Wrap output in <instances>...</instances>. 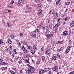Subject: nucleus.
Returning <instances> with one entry per match:
<instances>
[{"label": "nucleus", "mask_w": 74, "mask_h": 74, "mask_svg": "<svg viewBox=\"0 0 74 74\" xmlns=\"http://www.w3.org/2000/svg\"><path fill=\"white\" fill-rule=\"evenodd\" d=\"M57 56H58V57L59 58H60V55L59 54H57Z\"/></svg>", "instance_id": "obj_48"}, {"label": "nucleus", "mask_w": 74, "mask_h": 74, "mask_svg": "<svg viewBox=\"0 0 74 74\" xmlns=\"http://www.w3.org/2000/svg\"><path fill=\"white\" fill-rule=\"evenodd\" d=\"M22 49L23 51H25V48L24 46H22Z\"/></svg>", "instance_id": "obj_42"}, {"label": "nucleus", "mask_w": 74, "mask_h": 74, "mask_svg": "<svg viewBox=\"0 0 74 74\" xmlns=\"http://www.w3.org/2000/svg\"><path fill=\"white\" fill-rule=\"evenodd\" d=\"M57 21L58 22H60V18H58V19H57Z\"/></svg>", "instance_id": "obj_44"}, {"label": "nucleus", "mask_w": 74, "mask_h": 74, "mask_svg": "<svg viewBox=\"0 0 74 74\" xmlns=\"http://www.w3.org/2000/svg\"><path fill=\"white\" fill-rule=\"evenodd\" d=\"M65 21H67V17H66L65 19H64Z\"/></svg>", "instance_id": "obj_59"}, {"label": "nucleus", "mask_w": 74, "mask_h": 74, "mask_svg": "<svg viewBox=\"0 0 74 74\" xmlns=\"http://www.w3.org/2000/svg\"><path fill=\"white\" fill-rule=\"evenodd\" d=\"M9 53H12V51H10Z\"/></svg>", "instance_id": "obj_62"}, {"label": "nucleus", "mask_w": 74, "mask_h": 74, "mask_svg": "<svg viewBox=\"0 0 74 74\" xmlns=\"http://www.w3.org/2000/svg\"><path fill=\"white\" fill-rule=\"evenodd\" d=\"M18 63L19 64H21V63H22V60H20L18 62Z\"/></svg>", "instance_id": "obj_38"}, {"label": "nucleus", "mask_w": 74, "mask_h": 74, "mask_svg": "<svg viewBox=\"0 0 74 74\" xmlns=\"http://www.w3.org/2000/svg\"><path fill=\"white\" fill-rule=\"evenodd\" d=\"M45 36H47V38H49L53 37V34H47V35L45 34Z\"/></svg>", "instance_id": "obj_2"}, {"label": "nucleus", "mask_w": 74, "mask_h": 74, "mask_svg": "<svg viewBox=\"0 0 74 74\" xmlns=\"http://www.w3.org/2000/svg\"><path fill=\"white\" fill-rule=\"evenodd\" d=\"M42 59L43 61H44L45 60V57L42 56Z\"/></svg>", "instance_id": "obj_37"}, {"label": "nucleus", "mask_w": 74, "mask_h": 74, "mask_svg": "<svg viewBox=\"0 0 74 74\" xmlns=\"http://www.w3.org/2000/svg\"><path fill=\"white\" fill-rule=\"evenodd\" d=\"M14 56H15L14 55V54H12V58H13V57H14Z\"/></svg>", "instance_id": "obj_52"}, {"label": "nucleus", "mask_w": 74, "mask_h": 74, "mask_svg": "<svg viewBox=\"0 0 74 74\" xmlns=\"http://www.w3.org/2000/svg\"><path fill=\"white\" fill-rule=\"evenodd\" d=\"M27 48H28V49H31V48H31V47L29 46H27Z\"/></svg>", "instance_id": "obj_35"}, {"label": "nucleus", "mask_w": 74, "mask_h": 74, "mask_svg": "<svg viewBox=\"0 0 74 74\" xmlns=\"http://www.w3.org/2000/svg\"><path fill=\"white\" fill-rule=\"evenodd\" d=\"M56 5H60V3H57V2H56Z\"/></svg>", "instance_id": "obj_43"}, {"label": "nucleus", "mask_w": 74, "mask_h": 74, "mask_svg": "<svg viewBox=\"0 0 74 74\" xmlns=\"http://www.w3.org/2000/svg\"><path fill=\"white\" fill-rule=\"evenodd\" d=\"M3 58L1 57L0 58V62H2L3 60Z\"/></svg>", "instance_id": "obj_30"}, {"label": "nucleus", "mask_w": 74, "mask_h": 74, "mask_svg": "<svg viewBox=\"0 0 74 74\" xmlns=\"http://www.w3.org/2000/svg\"><path fill=\"white\" fill-rule=\"evenodd\" d=\"M36 35L35 34H32V35H31V36L32 37H34V38L36 37Z\"/></svg>", "instance_id": "obj_15"}, {"label": "nucleus", "mask_w": 74, "mask_h": 74, "mask_svg": "<svg viewBox=\"0 0 74 74\" xmlns=\"http://www.w3.org/2000/svg\"><path fill=\"white\" fill-rule=\"evenodd\" d=\"M74 21H73L71 25V27H73V26H74Z\"/></svg>", "instance_id": "obj_22"}, {"label": "nucleus", "mask_w": 74, "mask_h": 74, "mask_svg": "<svg viewBox=\"0 0 74 74\" xmlns=\"http://www.w3.org/2000/svg\"><path fill=\"white\" fill-rule=\"evenodd\" d=\"M13 70H14L15 72H16V69H15V68H13L12 69Z\"/></svg>", "instance_id": "obj_41"}, {"label": "nucleus", "mask_w": 74, "mask_h": 74, "mask_svg": "<svg viewBox=\"0 0 74 74\" xmlns=\"http://www.w3.org/2000/svg\"><path fill=\"white\" fill-rule=\"evenodd\" d=\"M31 52L32 54H34V53H35V51H34V50H32L31 51Z\"/></svg>", "instance_id": "obj_25"}, {"label": "nucleus", "mask_w": 74, "mask_h": 74, "mask_svg": "<svg viewBox=\"0 0 74 74\" xmlns=\"http://www.w3.org/2000/svg\"><path fill=\"white\" fill-rule=\"evenodd\" d=\"M52 14L53 15H54V14H55V11L53 10V12H52Z\"/></svg>", "instance_id": "obj_51"}, {"label": "nucleus", "mask_w": 74, "mask_h": 74, "mask_svg": "<svg viewBox=\"0 0 74 74\" xmlns=\"http://www.w3.org/2000/svg\"><path fill=\"white\" fill-rule=\"evenodd\" d=\"M26 6L27 8L28 9H29V10L30 11H31L33 10V8H32V7H28L27 8V5H26Z\"/></svg>", "instance_id": "obj_12"}, {"label": "nucleus", "mask_w": 74, "mask_h": 74, "mask_svg": "<svg viewBox=\"0 0 74 74\" xmlns=\"http://www.w3.org/2000/svg\"><path fill=\"white\" fill-rule=\"evenodd\" d=\"M40 59H38L37 60L36 63L37 64H40Z\"/></svg>", "instance_id": "obj_16"}, {"label": "nucleus", "mask_w": 74, "mask_h": 74, "mask_svg": "<svg viewBox=\"0 0 74 74\" xmlns=\"http://www.w3.org/2000/svg\"><path fill=\"white\" fill-rule=\"evenodd\" d=\"M10 73H11V74H13V73H14V72H13V71H10Z\"/></svg>", "instance_id": "obj_53"}, {"label": "nucleus", "mask_w": 74, "mask_h": 74, "mask_svg": "<svg viewBox=\"0 0 74 74\" xmlns=\"http://www.w3.org/2000/svg\"><path fill=\"white\" fill-rule=\"evenodd\" d=\"M42 14V10H39L38 12V15H41Z\"/></svg>", "instance_id": "obj_4"}, {"label": "nucleus", "mask_w": 74, "mask_h": 74, "mask_svg": "<svg viewBox=\"0 0 74 74\" xmlns=\"http://www.w3.org/2000/svg\"><path fill=\"white\" fill-rule=\"evenodd\" d=\"M10 60L11 62H13V61L12 60V59L10 58Z\"/></svg>", "instance_id": "obj_55"}, {"label": "nucleus", "mask_w": 74, "mask_h": 74, "mask_svg": "<svg viewBox=\"0 0 74 74\" xmlns=\"http://www.w3.org/2000/svg\"><path fill=\"white\" fill-rule=\"evenodd\" d=\"M10 37L12 38H15V36L12 34L11 35Z\"/></svg>", "instance_id": "obj_27"}, {"label": "nucleus", "mask_w": 74, "mask_h": 74, "mask_svg": "<svg viewBox=\"0 0 74 74\" xmlns=\"http://www.w3.org/2000/svg\"><path fill=\"white\" fill-rule=\"evenodd\" d=\"M23 51L25 53H27V50H26L25 49Z\"/></svg>", "instance_id": "obj_50"}, {"label": "nucleus", "mask_w": 74, "mask_h": 74, "mask_svg": "<svg viewBox=\"0 0 74 74\" xmlns=\"http://www.w3.org/2000/svg\"><path fill=\"white\" fill-rule=\"evenodd\" d=\"M67 32L66 31H65L63 33V36H67Z\"/></svg>", "instance_id": "obj_8"}, {"label": "nucleus", "mask_w": 74, "mask_h": 74, "mask_svg": "<svg viewBox=\"0 0 74 74\" xmlns=\"http://www.w3.org/2000/svg\"><path fill=\"white\" fill-rule=\"evenodd\" d=\"M58 12H56L55 14V16L56 18L58 17Z\"/></svg>", "instance_id": "obj_21"}, {"label": "nucleus", "mask_w": 74, "mask_h": 74, "mask_svg": "<svg viewBox=\"0 0 74 74\" xmlns=\"http://www.w3.org/2000/svg\"><path fill=\"white\" fill-rule=\"evenodd\" d=\"M46 33H49V30L48 29L46 31Z\"/></svg>", "instance_id": "obj_33"}, {"label": "nucleus", "mask_w": 74, "mask_h": 74, "mask_svg": "<svg viewBox=\"0 0 74 74\" xmlns=\"http://www.w3.org/2000/svg\"><path fill=\"white\" fill-rule=\"evenodd\" d=\"M7 25L8 27H11L12 26L11 24H10L9 23H7Z\"/></svg>", "instance_id": "obj_20"}, {"label": "nucleus", "mask_w": 74, "mask_h": 74, "mask_svg": "<svg viewBox=\"0 0 74 74\" xmlns=\"http://www.w3.org/2000/svg\"><path fill=\"white\" fill-rule=\"evenodd\" d=\"M8 5V7H9L10 8H13V7H14V6L11 5L10 4Z\"/></svg>", "instance_id": "obj_14"}, {"label": "nucleus", "mask_w": 74, "mask_h": 74, "mask_svg": "<svg viewBox=\"0 0 74 74\" xmlns=\"http://www.w3.org/2000/svg\"><path fill=\"white\" fill-rule=\"evenodd\" d=\"M8 42L9 44H12V42L11 39H8Z\"/></svg>", "instance_id": "obj_19"}, {"label": "nucleus", "mask_w": 74, "mask_h": 74, "mask_svg": "<svg viewBox=\"0 0 74 74\" xmlns=\"http://www.w3.org/2000/svg\"><path fill=\"white\" fill-rule=\"evenodd\" d=\"M14 3V1H11V2H10V3L11 4H13Z\"/></svg>", "instance_id": "obj_47"}, {"label": "nucleus", "mask_w": 74, "mask_h": 74, "mask_svg": "<svg viewBox=\"0 0 74 74\" xmlns=\"http://www.w3.org/2000/svg\"><path fill=\"white\" fill-rule=\"evenodd\" d=\"M65 15V14H63L62 15V17H64V16Z\"/></svg>", "instance_id": "obj_49"}, {"label": "nucleus", "mask_w": 74, "mask_h": 74, "mask_svg": "<svg viewBox=\"0 0 74 74\" xmlns=\"http://www.w3.org/2000/svg\"><path fill=\"white\" fill-rule=\"evenodd\" d=\"M33 48L34 49H36V47L35 46H34Z\"/></svg>", "instance_id": "obj_45"}, {"label": "nucleus", "mask_w": 74, "mask_h": 74, "mask_svg": "<svg viewBox=\"0 0 74 74\" xmlns=\"http://www.w3.org/2000/svg\"><path fill=\"white\" fill-rule=\"evenodd\" d=\"M49 70V68H47L43 70L44 72H47V71H48Z\"/></svg>", "instance_id": "obj_9"}, {"label": "nucleus", "mask_w": 74, "mask_h": 74, "mask_svg": "<svg viewBox=\"0 0 74 74\" xmlns=\"http://www.w3.org/2000/svg\"><path fill=\"white\" fill-rule=\"evenodd\" d=\"M62 50V48H61L60 49V51H61Z\"/></svg>", "instance_id": "obj_60"}, {"label": "nucleus", "mask_w": 74, "mask_h": 74, "mask_svg": "<svg viewBox=\"0 0 74 74\" xmlns=\"http://www.w3.org/2000/svg\"><path fill=\"white\" fill-rule=\"evenodd\" d=\"M71 48V46H68V47L66 51L65 52V53H66V54H67V53H68L69 52V51H70V49Z\"/></svg>", "instance_id": "obj_3"}, {"label": "nucleus", "mask_w": 74, "mask_h": 74, "mask_svg": "<svg viewBox=\"0 0 74 74\" xmlns=\"http://www.w3.org/2000/svg\"><path fill=\"white\" fill-rule=\"evenodd\" d=\"M58 66H55L54 67H53V69H52L53 70V71H56V70H58Z\"/></svg>", "instance_id": "obj_7"}, {"label": "nucleus", "mask_w": 74, "mask_h": 74, "mask_svg": "<svg viewBox=\"0 0 74 74\" xmlns=\"http://www.w3.org/2000/svg\"><path fill=\"white\" fill-rule=\"evenodd\" d=\"M29 57H30V56L29 55H27L26 56V57L27 58H29Z\"/></svg>", "instance_id": "obj_58"}, {"label": "nucleus", "mask_w": 74, "mask_h": 74, "mask_svg": "<svg viewBox=\"0 0 74 74\" xmlns=\"http://www.w3.org/2000/svg\"><path fill=\"white\" fill-rule=\"evenodd\" d=\"M69 4H70V1H69L68 2H66L65 3V4H66V5H68Z\"/></svg>", "instance_id": "obj_31"}, {"label": "nucleus", "mask_w": 74, "mask_h": 74, "mask_svg": "<svg viewBox=\"0 0 74 74\" xmlns=\"http://www.w3.org/2000/svg\"><path fill=\"white\" fill-rule=\"evenodd\" d=\"M22 0H19L18 2V4H21L22 2Z\"/></svg>", "instance_id": "obj_23"}, {"label": "nucleus", "mask_w": 74, "mask_h": 74, "mask_svg": "<svg viewBox=\"0 0 74 74\" xmlns=\"http://www.w3.org/2000/svg\"><path fill=\"white\" fill-rule=\"evenodd\" d=\"M39 74H42L44 73V70L42 69H39Z\"/></svg>", "instance_id": "obj_5"}, {"label": "nucleus", "mask_w": 74, "mask_h": 74, "mask_svg": "<svg viewBox=\"0 0 74 74\" xmlns=\"http://www.w3.org/2000/svg\"><path fill=\"white\" fill-rule=\"evenodd\" d=\"M71 40H70L69 41V44H71Z\"/></svg>", "instance_id": "obj_54"}, {"label": "nucleus", "mask_w": 74, "mask_h": 74, "mask_svg": "<svg viewBox=\"0 0 74 74\" xmlns=\"http://www.w3.org/2000/svg\"><path fill=\"white\" fill-rule=\"evenodd\" d=\"M47 52L46 53H48V54H49V53H50V52H51V51L50 50H47Z\"/></svg>", "instance_id": "obj_26"}, {"label": "nucleus", "mask_w": 74, "mask_h": 74, "mask_svg": "<svg viewBox=\"0 0 74 74\" xmlns=\"http://www.w3.org/2000/svg\"><path fill=\"white\" fill-rule=\"evenodd\" d=\"M60 1V0H58V1H57V3H59Z\"/></svg>", "instance_id": "obj_63"}, {"label": "nucleus", "mask_w": 74, "mask_h": 74, "mask_svg": "<svg viewBox=\"0 0 74 74\" xmlns=\"http://www.w3.org/2000/svg\"><path fill=\"white\" fill-rule=\"evenodd\" d=\"M23 36V34L22 33H21L20 34V37H22Z\"/></svg>", "instance_id": "obj_56"}, {"label": "nucleus", "mask_w": 74, "mask_h": 74, "mask_svg": "<svg viewBox=\"0 0 74 74\" xmlns=\"http://www.w3.org/2000/svg\"><path fill=\"white\" fill-rule=\"evenodd\" d=\"M9 11V10H4V12L5 13L8 12Z\"/></svg>", "instance_id": "obj_36"}, {"label": "nucleus", "mask_w": 74, "mask_h": 74, "mask_svg": "<svg viewBox=\"0 0 74 74\" xmlns=\"http://www.w3.org/2000/svg\"><path fill=\"white\" fill-rule=\"evenodd\" d=\"M47 21L48 23H49V22H50V19H48Z\"/></svg>", "instance_id": "obj_40"}, {"label": "nucleus", "mask_w": 74, "mask_h": 74, "mask_svg": "<svg viewBox=\"0 0 74 74\" xmlns=\"http://www.w3.org/2000/svg\"><path fill=\"white\" fill-rule=\"evenodd\" d=\"M42 27L43 29H46V30H48V27L46 26H43Z\"/></svg>", "instance_id": "obj_18"}, {"label": "nucleus", "mask_w": 74, "mask_h": 74, "mask_svg": "<svg viewBox=\"0 0 74 74\" xmlns=\"http://www.w3.org/2000/svg\"><path fill=\"white\" fill-rule=\"evenodd\" d=\"M63 42L58 41L57 42V44H62Z\"/></svg>", "instance_id": "obj_34"}, {"label": "nucleus", "mask_w": 74, "mask_h": 74, "mask_svg": "<svg viewBox=\"0 0 74 74\" xmlns=\"http://www.w3.org/2000/svg\"><path fill=\"white\" fill-rule=\"evenodd\" d=\"M38 30H39L38 29H36L35 31L34 32H36V33H37L38 32Z\"/></svg>", "instance_id": "obj_46"}, {"label": "nucleus", "mask_w": 74, "mask_h": 74, "mask_svg": "<svg viewBox=\"0 0 74 74\" xmlns=\"http://www.w3.org/2000/svg\"><path fill=\"white\" fill-rule=\"evenodd\" d=\"M3 39H1L0 40V44L1 45L2 44H3Z\"/></svg>", "instance_id": "obj_24"}, {"label": "nucleus", "mask_w": 74, "mask_h": 74, "mask_svg": "<svg viewBox=\"0 0 74 74\" xmlns=\"http://www.w3.org/2000/svg\"><path fill=\"white\" fill-rule=\"evenodd\" d=\"M57 58L56 56H54V57L52 58V60H56V59Z\"/></svg>", "instance_id": "obj_17"}, {"label": "nucleus", "mask_w": 74, "mask_h": 74, "mask_svg": "<svg viewBox=\"0 0 74 74\" xmlns=\"http://www.w3.org/2000/svg\"><path fill=\"white\" fill-rule=\"evenodd\" d=\"M14 52L15 54H16V49H14Z\"/></svg>", "instance_id": "obj_39"}, {"label": "nucleus", "mask_w": 74, "mask_h": 74, "mask_svg": "<svg viewBox=\"0 0 74 74\" xmlns=\"http://www.w3.org/2000/svg\"><path fill=\"white\" fill-rule=\"evenodd\" d=\"M7 67H5L1 68V70H2L3 71L7 70Z\"/></svg>", "instance_id": "obj_10"}, {"label": "nucleus", "mask_w": 74, "mask_h": 74, "mask_svg": "<svg viewBox=\"0 0 74 74\" xmlns=\"http://www.w3.org/2000/svg\"><path fill=\"white\" fill-rule=\"evenodd\" d=\"M25 62L27 63H30V62H29V61L28 60H25Z\"/></svg>", "instance_id": "obj_32"}, {"label": "nucleus", "mask_w": 74, "mask_h": 74, "mask_svg": "<svg viewBox=\"0 0 74 74\" xmlns=\"http://www.w3.org/2000/svg\"><path fill=\"white\" fill-rule=\"evenodd\" d=\"M27 66L28 67H29V69H28L27 71L26 72L27 74H30L32 73H34V67H33L32 66H30V65L27 64Z\"/></svg>", "instance_id": "obj_1"}, {"label": "nucleus", "mask_w": 74, "mask_h": 74, "mask_svg": "<svg viewBox=\"0 0 74 74\" xmlns=\"http://www.w3.org/2000/svg\"><path fill=\"white\" fill-rule=\"evenodd\" d=\"M45 53H46V55H49L48 54V52H47V51H46V52Z\"/></svg>", "instance_id": "obj_57"}, {"label": "nucleus", "mask_w": 74, "mask_h": 74, "mask_svg": "<svg viewBox=\"0 0 74 74\" xmlns=\"http://www.w3.org/2000/svg\"><path fill=\"white\" fill-rule=\"evenodd\" d=\"M10 51L9 49H6L5 50V51L6 52H8Z\"/></svg>", "instance_id": "obj_29"}, {"label": "nucleus", "mask_w": 74, "mask_h": 74, "mask_svg": "<svg viewBox=\"0 0 74 74\" xmlns=\"http://www.w3.org/2000/svg\"><path fill=\"white\" fill-rule=\"evenodd\" d=\"M60 25V23L59 22L56 25L54 26V28H56V27H58V26H59Z\"/></svg>", "instance_id": "obj_6"}, {"label": "nucleus", "mask_w": 74, "mask_h": 74, "mask_svg": "<svg viewBox=\"0 0 74 74\" xmlns=\"http://www.w3.org/2000/svg\"><path fill=\"white\" fill-rule=\"evenodd\" d=\"M20 73H22V70L20 71Z\"/></svg>", "instance_id": "obj_64"}, {"label": "nucleus", "mask_w": 74, "mask_h": 74, "mask_svg": "<svg viewBox=\"0 0 74 74\" xmlns=\"http://www.w3.org/2000/svg\"><path fill=\"white\" fill-rule=\"evenodd\" d=\"M6 64L7 63L5 62H2L1 63V64H2V65Z\"/></svg>", "instance_id": "obj_28"}, {"label": "nucleus", "mask_w": 74, "mask_h": 74, "mask_svg": "<svg viewBox=\"0 0 74 74\" xmlns=\"http://www.w3.org/2000/svg\"><path fill=\"white\" fill-rule=\"evenodd\" d=\"M35 1L36 3H41L42 1V0H35Z\"/></svg>", "instance_id": "obj_13"}, {"label": "nucleus", "mask_w": 74, "mask_h": 74, "mask_svg": "<svg viewBox=\"0 0 74 74\" xmlns=\"http://www.w3.org/2000/svg\"><path fill=\"white\" fill-rule=\"evenodd\" d=\"M42 27L41 25L39 26V28H41Z\"/></svg>", "instance_id": "obj_61"}, {"label": "nucleus", "mask_w": 74, "mask_h": 74, "mask_svg": "<svg viewBox=\"0 0 74 74\" xmlns=\"http://www.w3.org/2000/svg\"><path fill=\"white\" fill-rule=\"evenodd\" d=\"M38 5V7L37 8L38 9H40L41 7L42 6V5L40 4H39L37 5Z\"/></svg>", "instance_id": "obj_11"}]
</instances>
